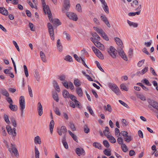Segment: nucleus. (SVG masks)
Instances as JSON below:
<instances>
[{
    "label": "nucleus",
    "mask_w": 158,
    "mask_h": 158,
    "mask_svg": "<svg viewBox=\"0 0 158 158\" xmlns=\"http://www.w3.org/2000/svg\"><path fill=\"white\" fill-rule=\"evenodd\" d=\"M108 85L111 90L114 92L117 95H120L121 94L120 91L117 86L115 84L111 83L108 84Z\"/></svg>",
    "instance_id": "1"
},
{
    "label": "nucleus",
    "mask_w": 158,
    "mask_h": 158,
    "mask_svg": "<svg viewBox=\"0 0 158 158\" xmlns=\"http://www.w3.org/2000/svg\"><path fill=\"white\" fill-rule=\"evenodd\" d=\"M20 108L21 110V114H24V110L25 107V98L23 96L20 97L19 100Z\"/></svg>",
    "instance_id": "2"
},
{
    "label": "nucleus",
    "mask_w": 158,
    "mask_h": 158,
    "mask_svg": "<svg viewBox=\"0 0 158 158\" xmlns=\"http://www.w3.org/2000/svg\"><path fill=\"white\" fill-rule=\"evenodd\" d=\"M70 7V3L69 0H64L63 7L62 9V11L63 13H65L69 9Z\"/></svg>",
    "instance_id": "3"
},
{
    "label": "nucleus",
    "mask_w": 158,
    "mask_h": 158,
    "mask_svg": "<svg viewBox=\"0 0 158 158\" xmlns=\"http://www.w3.org/2000/svg\"><path fill=\"white\" fill-rule=\"evenodd\" d=\"M48 32L50 34L51 39L52 40H54V34L53 26L49 23H48Z\"/></svg>",
    "instance_id": "4"
},
{
    "label": "nucleus",
    "mask_w": 158,
    "mask_h": 158,
    "mask_svg": "<svg viewBox=\"0 0 158 158\" xmlns=\"http://www.w3.org/2000/svg\"><path fill=\"white\" fill-rule=\"evenodd\" d=\"M117 51L118 50H116L114 47L111 46L110 47V49L108 50V52L113 58H115L116 57V55L117 54Z\"/></svg>",
    "instance_id": "5"
},
{
    "label": "nucleus",
    "mask_w": 158,
    "mask_h": 158,
    "mask_svg": "<svg viewBox=\"0 0 158 158\" xmlns=\"http://www.w3.org/2000/svg\"><path fill=\"white\" fill-rule=\"evenodd\" d=\"M120 48H118L117 49L119 55L124 60L127 61V57L124 53V52L123 50V46H121Z\"/></svg>",
    "instance_id": "6"
},
{
    "label": "nucleus",
    "mask_w": 158,
    "mask_h": 158,
    "mask_svg": "<svg viewBox=\"0 0 158 158\" xmlns=\"http://www.w3.org/2000/svg\"><path fill=\"white\" fill-rule=\"evenodd\" d=\"M67 132V129L66 127L64 126H62L60 128L57 129V133L60 135H63L65 137V135Z\"/></svg>",
    "instance_id": "7"
},
{
    "label": "nucleus",
    "mask_w": 158,
    "mask_h": 158,
    "mask_svg": "<svg viewBox=\"0 0 158 158\" xmlns=\"http://www.w3.org/2000/svg\"><path fill=\"white\" fill-rule=\"evenodd\" d=\"M11 148L9 149V151L10 152H11V150H12V152L14 154L15 156L17 158L19 157V154L17 149L15 147V145L11 143Z\"/></svg>",
    "instance_id": "8"
},
{
    "label": "nucleus",
    "mask_w": 158,
    "mask_h": 158,
    "mask_svg": "<svg viewBox=\"0 0 158 158\" xmlns=\"http://www.w3.org/2000/svg\"><path fill=\"white\" fill-rule=\"evenodd\" d=\"M148 101L150 105L158 110V103L157 102L151 99H148Z\"/></svg>",
    "instance_id": "9"
},
{
    "label": "nucleus",
    "mask_w": 158,
    "mask_h": 158,
    "mask_svg": "<svg viewBox=\"0 0 158 158\" xmlns=\"http://www.w3.org/2000/svg\"><path fill=\"white\" fill-rule=\"evenodd\" d=\"M48 18L50 22L52 23L54 25L59 26L61 25V23L58 19H53L52 15Z\"/></svg>",
    "instance_id": "10"
},
{
    "label": "nucleus",
    "mask_w": 158,
    "mask_h": 158,
    "mask_svg": "<svg viewBox=\"0 0 158 158\" xmlns=\"http://www.w3.org/2000/svg\"><path fill=\"white\" fill-rule=\"evenodd\" d=\"M44 11L45 14H48V17L49 18L52 15L51 11L50 10L48 6H47L46 5L44 6H42Z\"/></svg>",
    "instance_id": "11"
},
{
    "label": "nucleus",
    "mask_w": 158,
    "mask_h": 158,
    "mask_svg": "<svg viewBox=\"0 0 158 158\" xmlns=\"http://www.w3.org/2000/svg\"><path fill=\"white\" fill-rule=\"evenodd\" d=\"M66 15L70 19H71L73 21H76L78 19V18L77 15L74 13H67Z\"/></svg>",
    "instance_id": "12"
},
{
    "label": "nucleus",
    "mask_w": 158,
    "mask_h": 158,
    "mask_svg": "<svg viewBox=\"0 0 158 158\" xmlns=\"http://www.w3.org/2000/svg\"><path fill=\"white\" fill-rule=\"evenodd\" d=\"M76 152L77 154L79 156H80L81 155L84 156L85 154V151L82 148H76Z\"/></svg>",
    "instance_id": "13"
},
{
    "label": "nucleus",
    "mask_w": 158,
    "mask_h": 158,
    "mask_svg": "<svg viewBox=\"0 0 158 158\" xmlns=\"http://www.w3.org/2000/svg\"><path fill=\"white\" fill-rule=\"evenodd\" d=\"M37 110H38L39 115L40 116L42 115L43 113V107L40 102H39L38 103Z\"/></svg>",
    "instance_id": "14"
},
{
    "label": "nucleus",
    "mask_w": 158,
    "mask_h": 158,
    "mask_svg": "<svg viewBox=\"0 0 158 158\" xmlns=\"http://www.w3.org/2000/svg\"><path fill=\"white\" fill-rule=\"evenodd\" d=\"M0 93L4 96L6 97H8L9 94L5 88H2L0 89Z\"/></svg>",
    "instance_id": "15"
},
{
    "label": "nucleus",
    "mask_w": 158,
    "mask_h": 158,
    "mask_svg": "<svg viewBox=\"0 0 158 158\" xmlns=\"http://www.w3.org/2000/svg\"><path fill=\"white\" fill-rule=\"evenodd\" d=\"M0 13L4 15H7L8 14L7 10L4 7H0Z\"/></svg>",
    "instance_id": "16"
},
{
    "label": "nucleus",
    "mask_w": 158,
    "mask_h": 158,
    "mask_svg": "<svg viewBox=\"0 0 158 158\" xmlns=\"http://www.w3.org/2000/svg\"><path fill=\"white\" fill-rule=\"evenodd\" d=\"M94 45L101 50H103L105 48L104 46L102 44L98 41H96V43Z\"/></svg>",
    "instance_id": "17"
},
{
    "label": "nucleus",
    "mask_w": 158,
    "mask_h": 158,
    "mask_svg": "<svg viewBox=\"0 0 158 158\" xmlns=\"http://www.w3.org/2000/svg\"><path fill=\"white\" fill-rule=\"evenodd\" d=\"M97 56L101 59L103 60L104 58V56L101 52L99 50H98L95 53Z\"/></svg>",
    "instance_id": "18"
},
{
    "label": "nucleus",
    "mask_w": 158,
    "mask_h": 158,
    "mask_svg": "<svg viewBox=\"0 0 158 158\" xmlns=\"http://www.w3.org/2000/svg\"><path fill=\"white\" fill-rule=\"evenodd\" d=\"M57 47L59 51H61L63 49V47L60 39L57 40Z\"/></svg>",
    "instance_id": "19"
},
{
    "label": "nucleus",
    "mask_w": 158,
    "mask_h": 158,
    "mask_svg": "<svg viewBox=\"0 0 158 158\" xmlns=\"http://www.w3.org/2000/svg\"><path fill=\"white\" fill-rule=\"evenodd\" d=\"M115 41L116 44L118 46V48H120L121 46H123V43L121 40L118 38L116 37L115 38Z\"/></svg>",
    "instance_id": "20"
},
{
    "label": "nucleus",
    "mask_w": 158,
    "mask_h": 158,
    "mask_svg": "<svg viewBox=\"0 0 158 158\" xmlns=\"http://www.w3.org/2000/svg\"><path fill=\"white\" fill-rule=\"evenodd\" d=\"M62 143L63 144V145L65 148L66 149H68L69 148V147L67 144V143L66 141V137L65 136H64L63 137L62 140Z\"/></svg>",
    "instance_id": "21"
},
{
    "label": "nucleus",
    "mask_w": 158,
    "mask_h": 158,
    "mask_svg": "<svg viewBox=\"0 0 158 158\" xmlns=\"http://www.w3.org/2000/svg\"><path fill=\"white\" fill-rule=\"evenodd\" d=\"M54 125V121L53 120H51L49 124V129L50 132L51 134H52V133Z\"/></svg>",
    "instance_id": "22"
},
{
    "label": "nucleus",
    "mask_w": 158,
    "mask_h": 158,
    "mask_svg": "<svg viewBox=\"0 0 158 158\" xmlns=\"http://www.w3.org/2000/svg\"><path fill=\"white\" fill-rule=\"evenodd\" d=\"M63 97L65 98H69L70 94L66 90H64L62 93Z\"/></svg>",
    "instance_id": "23"
},
{
    "label": "nucleus",
    "mask_w": 158,
    "mask_h": 158,
    "mask_svg": "<svg viewBox=\"0 0 158 158\" xmlns=\"http://www.w3.org/2000/svg\"><path fill=\"white\" fill-rule=\"evenodd\" d=\"M34 142L36 144L38 143L40 144L41 143V139L39 136H37L35 137Z\"/></svg>",
    "instance_id": "24"
},
{
    "label": "nucleus",
    "mask_w": 158,
    "mask_h": 158,
    "mask_svg": "<svg viewBox=\"0 0 158 158\" xmlns=\"http://www.w3.org/2000/svg\"><path fill=\"white\" fill-rule=\"evenodd\" d=\"M107 137L111 143H114L116 142V140L113 136L108 135Z\"/></svg>",
    "instance_id": "25"
},
{
    "label": "nucleus",
    "mask_w": 158,
    "mask_h": 158,
    "mask_svg": "<svg viewBox=\"0 0 158 158\" xmlns=\"http://www.w3.org/2000/svg\"><path fill=\"white\" fill-rule=\"evenodd\" d=\"M76 92L77 94L80 97H81L83 95V92L81 88L77 87L76 89Z\"/></svg>",
    "instance_id": "26"
},
{
    "label": "nucleus",
    "mask_w": 158,
    "mask_h": 158,
    "mask_svg": "<svg viewBox=\"0 0 158 158\" xmlns=\"http://www.w3.org/2000/svg\"><path fill=\"white\" fill-rule=\"evenodd\" d=\"M9 107L10 109L13 111H15L17 110V106L16 105H13L12 104H10Z\"/></svg>",
    "instance_id": "27"
},
{
    "label": "nucleus",
    "mask_w": 158,
    "mask_h": 158,
    "mask_svg": "<svg viewBox=\"0 0 158 158\" xmlns=\"http://www.w3.org/2000/svg\"><path fill=\"white\" fill-rule=\"evenodd\" d=\"M40 57L44 62H46L47 60L43 52L41 51L40 52Z\"/></svg>",
    "instance_id": "28"
},
{
    "label": "nucleus",
    "mask_w": 158,
    "mask_h": 158,
    "mask_svg": "<svg viewBox=\"0 0 158 158\" xmlns=\"http://www.w3.org/2000/svg\"><path fill=\"white\" fill-rule=\"evenodd\" d=\"M127 22L129 25L131 27H138V25L136 23L131 22L128 20H127Z\"/></svg>",
    "instance_id": "29"
},
{
    "label": "nucleus",
    "mask_w": 158,
    "mask_h": 158,
    "mask_svg": "<svg viewBox=\"0 0 158 158\" xmlns=\"http://www.w3.org/2000/svg\"><path fill=\"white\" fill-rule=\"evenodd\" d=\"M102 7L103 8V9L104 10V11L106 13H109V8L108 7V6L107 5V4L106 3H105L104 4H102Z\"/></svg>",
    "instance_id": "30"
},
{
    "label": "nucleus",
    "mask_w": 158,
    "mask_h": 158,
    "mask_svg": "<svg viewBox=\"0 0 158 158\" xmlns=\"http://www.w3.org/2000/svg\"><path fill=\"white\" fill-rule=\"evenodd\" d=\"M52 97L53 98L56 102L59 101V98L57 94L55 92L52 93Z\"/></svg>",
    "instance_id": "31"
},
{
    "label": "nucleus",
    "mask_w": 158,
    "mask_h": 158,
    "mask_svg": "<svg viewBox=\"0 0 158 158\" xmlns=\"http://www.w3.org/2000/svg\"><path fill=\"white\" fill-rule=\"evenodd\" d=\"M35 158H39L40 152L36 146L35 147Z\"/></svg>",
    "instance_id": "32"
},
{
    "label": "nucleus",
    "mask_w": 158,
    "mask_h": 158,
    "mask_svg": "<svg viewBox=\"0 0 158 158\" xmlns=\"http://www.w3.org/2000/svg\"><path fill=\"white\" fill-rule=\"evenodd\" d=\"M74 84L76 87H79L81 85L80 81L78 79H76L74 80Z\"/></svg>",
    "instance_id": "33"
},
{
    "label": "nucleus",
    "mask_w": 158,
    "mask_h": 158,
    "mask_svg": "<svg viewBox=\"0 0 158 158\" xmlns=\"http://www.w3.org/2000/svg\"><path fill=\"white\" fill-rule=\"evenodd\" d=\"M94 29L95 31H96L99 34H100V35L102 34L104 32L103 30L101 28H98L97 27H94Z\"/></svg>",
    "instance_id": "34"
},
{
    "label": "nucleus",
    "mask_w": 158,
    "mask_h": 158,
    "mask_svg": "<svg viewBox=\"0 0 158 158\" xmlns=\"http://www.w3.org/2000/svg\"><path fill=\"white\" fill-rule=\"evenodd\" d=\"M93 145L95 148H98L99 149H102L101 145L99 143L94 142L93 144Z\"/></svg>",
    "instance_id": "35"
},
{
    "label": "nucleus",
    "mask_w": 158,
    "mask_h": 158,
    "mask_svg": "<svg viewBox=\"0 0 158 158\" xmlns=\"http://www.w3.org/2000/svg\"><path fill=\"white\" fill-rule=\"evenodd\" d=\"M124 140L127 143L130 142L131 140V137L128 135L124 137Z\"/></svg>",
    "instance_id": "36"
},
{
    "label": "nucleus",
    "mask_w": 158,
    "mask_h": 158,
    "mask_svg": "<svg viewBox=\"0 0 158 158\" xmlns=\"http://www.w3.org/2000/svg\"><path fill=\"white\" fill-rule=\"evenodd\" d=\"M91 35L93 37L96 39V40H100L101 39L100 38L96 33L95 32L93 33H92Z\"/></svg>",
    "instance_id": "37"
},
{
    "label": "nucleus",
    "mask_w": 158,
    "mask_h": 158,
    "mask_svg": "<svg viewBox=\"0 0 158 158\" xmlns=\"http://www.w3.org/2000/svg\"><path fill=\"white\" fill-rule=\"evenodd\" d=\"M4 118L5 122L8 124L10 123L8 116L6 114L4 115Z\"/></svg>",
    "instance_id": "38"
},
{
    "label": "nucleus",
    "mask_w": 158,
    "mask_h": 158,
    "mask_svg": "<svg viewBox=\"0 0 158 158\" xmlns=\"http://www.w3.org/2000/svg\"><path fill=\"white\" fill-rule=\"evenodd\" d=\"M103 152L104 154L107 156H110L111 155L110 151L109 149H105Z\"/></svg>",
    "instance_id": "39"
},
{
    "label": "nucleus",
    "mask_w": 158,
    "mask_h": 158,
    "mask_svg": "<svg viewBox=\"0 0 158 158\" xmlns=\"http://www.w3.org/2000/svg\"><path fill=\"white\" fill-rule=\"evenodd\" d=\"M76 10L79 12H81L82 11V8L80 4H77L76 5Z\"/></svg>",
    "instance_id": "40"
},
{
    "label": "nucleus",
    "mask_w": 158,
    "mask_h": 158,
    "mask_svg": "<svg viewBox=\"0 0 158 158\" xmlns=\"http://www.w3.org/2000/svg\"><path fill=\"white\" fill-rule=\"evenodd\" d=\"M118 137V138L117 140L118 143L119 144L121 145L124 144L123 143V139L121 137H119V136Z\"/></svg>",
    "instance_id": "41"
},
{
    "label": "nucleus",
    "mask_w": 158,
    "mask_h": 158,
    "mask_svg": "<svg viewBox=\"0 0 158 158\" xmlns=\"http://www.w3.org/2000/svg\"><path fill=\"white\" fill-rule=\"evenodd\" d=\"M120 89L122 90H124L125 91H127L128 90V89L124 84H122L121 85Z\"/></svg>",
    "instance_id": "42"
},
{
    "label": "nucleus",
    "mask_w": 158,
    "mask_h": 158,
    "mask_svg": "<svg viewBox=\"0 0 158 158\" xmlns=\"http://www.w3.org/2000/svg\"><path fill=\"white\" fill-rule=\"evenodd\" d=\"M109 127H105V130L103 131V133L104 134V135L106 136H107L108 134L109 133Z\"/></svg>",
    "instance_id": "43"
},
{
    "label": "nucleus",
    "mask_w": 158,
    "mask_h": 158,
    "mask_svg": "<svg viewBox=\"0 0 158 158\" xmlns=\"http://www.w3.org/2000/svg\"><path fill=\"white\" fill-rule=\"evenodd\" d=\"M128 134V133L127 131H121L120 134H119V136H121V135H122L124 137L127 136Z\"/></svg>",
    "instance_id": "44"
},
{
    "label": "nucleus",
    "mask_w": 158,
    "mask_h": 158,
    "mask_svg": "<svg viewBox=\"0 0 158 158\" xmlns=\"http://www.w3.org/2000/svg\"><path fill=\"white\" fill-rule=\"evenodd\" d=\"M121 148L123 151L124 152H126L128 151L127 147L125 144L121 145Z\"/></svg>",
    "instance_id": "45"
},
{
    "label": "nucleus",
    "mask_w": 158,
    "mask_h": 158,
    "mask_svg": "<svg viewBox=\"0 0 158 158\" xmlns=\"http://www.w3.org/2000/svg\"><path fill=\"white\" fill-rule=\"evenodd\" d=\"M23 68L26 76V77H27L29 75L27 68L26 65H23Z\"/></svg>",
    "instance_id": "46"
},
{
    "label": "nucleus",
    "mask_w": 158,
    "mask_h": 158,
    "mask_svg": "<svg viewBox=\"0 0 158 158\" xmlns=\"http://www.w3.org/2000/svg\"><path fill=\"white\" fill-rule=\"evenodd\" d=\"M6 129L8 134L10 135L12 132V128L10 126L8 125L6 127Z\"/></svg>",
    "instance_id": "47"
},
{
    "label": "nucleus",
    "mask_w": 158,
    "mask_h": 158,
    "mask_svg": "<svg viewBox=\"0 0 158 158\" xmlns=\"http://www.w3.org/2000/svg\"><path fill=\"white\" fill-rule=\"evenodd\" d=\"M104 145L107 148H108L110 147V144L106 140H105L103 142Z\"/></svg>",
    "instance_id": "48"
},
{
    "label": "nucleus",
    "mask_w": 158,
    "mask_h": 158,
    "mask_svg": "<svg viewBox=\"0 0 158 158\" xmlns=\"http://www.w3.org/2000/svg\"><path fill=\"white\" fill-rule=\"evenodd\" d=\"M106 110H107L109 112H111L112 111V109L111 106L109 104H108L107 106V108L106 106H104Z\"/></svg>",
    "instance_id": "49"
},
{
    "label": "nucleus",
    "mask_w": 158,
    "mask_h": 158,
    "mask_svg": "<svg viewBox=\"0 0 158 158\" xmlns=\"http://www.w3.org/2000/svg\"><path fill=\"white\" fill-rule=\"evenodd\" d=\"M102 37L105 40H109L108 37L107 36L106 34L104 32L101 35Z\"/></svg>",
    "instance_id": "50"
},
{
    "label": "nucleus",
    "mask_w": 158,
    "mask_h": 158,
    "mask_svg": "<svg viewBox=\"0 0 158 158\" xmlns=\"http://www.w3.org/2000/svg\"><path fill=\"white\" fill-rule=\"evenodd\" d=\"M137 97L140 98L141 100L144 101L146 100V98L144 95L142 94H139L137 95Z\"/></svg>",
    "instance_id": "51"
},
{
    "label": "nucleus",
    "mask_w": 158,
    "mask_h": 158,
    "mask_svg": "<svg viewBox=\"0 0 158 158\" xmlns=\"http://www.w3.org/2000/svg\"><path fill=\"white\" fill-rule=\"evenodd\" d=\"M54 110L56 114L59 116L60 115V113L58 107H56Z\"/></svg>",
    "instance_id": "52"
},
{
    "label": "nucleus",
    "mask_w": 158,
    "mask_h": 158,
    "mask_svg": "<svg viewBox=\"0 0 158 158\" xmlns=\"http://www.w3.org/2000/svg\"><path fill=\"white\" fill-rule=\"evenodd\" d=\"M95 63H96L97 66L98 68V69L102 72H104V70L101 66L99 63L98 61H96Z\"/></svg>",
    "instance_id": "53"
},
{
    "label": "nucleus",
    "mask_w": 158,
    "mask_h": 158,
    "mask_svg": "<svg viewBox=\"0 0 158 158\" xmlns=\"http://www.w3.org/2000/svg\"><path fill=\"white\" fill-rule=\"evenodd\" d=\"M84 131L86 133H88L89 131V129L87 125L85 124L84 127Z\"/></svg>",
    "instance_id": "54"
},
{
    "label": "nucleus",
    "mask_w": 158,
    "mask_h": 158,
    "mask_svg": "<svg viewBox=\"0 0 158 158\" xmlns=\"http://www.w3.org/2000/svg\"><path fill=\"white\" fill-rule=\"evenodd\" d=\"M64 59L66 61L71 62L72 61V58L70 56L68 55L65 57Z\"/></svg>",
    "instance_id": "55"
},
{
    "label": "nucleus",
    "mask_w": 158,
    "mask_h": 158,
    "mask_svg": "<svg viewBox=\"0 0 158 158\" xmlns=\"http://www.w3.org/2000/svg\"><path fill=\"white\" fill-rule=\"evenodd\" d=\"M28 87L29 95L31 97H32L33 96L31 88L29 85H28Z\"/></svg>",
    "instance_id": "56"
},
{
    "label": "nucleus",
    "mask_w": 158,
    "mask_h": 158,
    "mask_svg": "<svg viewBox=\"0 0 158 158\" xmlns=\"http://www.w3.org/2000/svg\"><path fill=\"white\" fill-rule=\"evenodd\" d=\"M29 26L31 30L32 31H34L35 30V27L33 24L31 23H29Z\"/></svg>",
    "instance_id": "57"
},
{
    "label": "nucleus",
    "mask_w": 158,
    "mask_h": 158,
    "mask_svg": "<svg viewBox=\"0 0 158 158\" xmlns=\"http://www.w3.org/2000/svg\"><path fill=\"white\" fill-rule=\"evenodd\" d=\"M69 98H70L74 102L77 101L76 97L73 94H70L69 96Z\"/></svg>",
    "instance_id": "58"
},
{
    "label": "nucleus",
    "mask_w": 158,
    "mask_h": 158,
    "mask_svg": "<svg viewBox=\"0 0 158 158\" xmlns=\"http://www.w3.org/2000/svg\"><path fill=\"white\" fill-rule=\"evenodd\" d=\"M145 60L143 59L140 61H139L138 63V66L139 67H141L142 65L144 63Z\"/></svg>",
    "instance_id": "59"
},
{
    "label": "nucleus",
    "mask_w": 158,
    "mask_h": 158,
    "mask_svg": "<svg viewBox=\"0 0 158 158\" xmlns=\"http://www.w3.org/2000/svg\"><path fill=\"white\" fill-rule=\"evenodd\" d=\"M37 81H40L39 74L37 72H35V74L34 75Z\"/></svg>",
    "instance_id": "60"
},
{
    "label": "nucleus",
    "mask_w": 158,
    "mask_h": 158,
    "mask_svg": "<svg viewBox=\"0 0 158 158\" xmlns=\"http://www.w3.org/2000/svg\"><path fill=\"white\" fill-rule=\"evenodd\" d=\"M143 82L145 83L146 85L148 86H151V84L150 83L149 81L146 78H145L143 80Z\"/></svg>",
    "instance_id": "61"
},
{
    "label": "nucleus",
    "mask_w": 158,
    "mask_h": 158,
    "mask_svg": "<svg viewBox=\"0 0 158 158\" xmlns=\"http://www.w3.org/2000/svg\"><path fill=\"white\" fill-rule=\"evenodd\" d=\"M13 43L14 46H15L16 48L17 49V50L19 51V52L20 49L19 48V46H18L17 43L15 41H13Z\"/></svg>",
    "instance_id": "62"
},
{
    "label": "nucleus",
    "mask_w": 158,
    "mask_h": 158,
    "mask_svg": "<svg viewBox=\"0 0 158 158\" xmlns=\"http://www.w3.org/2000/svg\"><path fill=\"white\" fill-rule=\"evenodd\" d=\"M69 87L71 90H73L74 89V86L72 82H69Z\"/></svg>",
    "instance_id": "63"
},
{
    "label": "nucleus",
    "mask_w": 158,
    "mask_h": 158,
    "mask_svg": "<svg viewBox=\"0 0 158 158\" xmlns=\"http://www.w3.org/2000/svg\"><path fill=\"white\" fill-rule=\"evenodd\" d=\"M87 109L90 114L92 115H94V114L90 106H88Z\"/></svg>",
    "instance_id": "64"
}]
</instances>
